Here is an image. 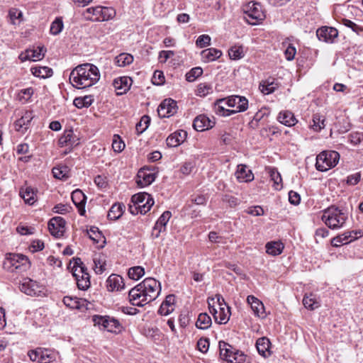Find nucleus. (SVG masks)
Returning <instances> with one entry per match:
<instances>
[{"instance_id": "5", "label": "nucleus", "mask_w": 363, "mask_h": 363, "mask_svg": "<svg viewBox=\"0 0 363 363\" xmlns=\"http://www.w3.org/2000/svg\"><path fill=\"white\" fill-rule=\"evenodd\" d=\"M3 267L9 272L20 274L28 269L29 262L27 257L23 255L9 254L3 263Z\"/></svg>"}, {"instance_id": "49", "label": "nucleus", "mask_w": 363, "mask_h": 363, "mask_svg": "<svg viewBox=\"0 0 363 363\" xmlns=\"http://www.w3.org/2000/svg\"><path fill=\"white\" fill-rule=\"evenodd\" d=\"M313 123L311 128L315 131H320L325 127V118L318 113L313 116Z\"/></svg>"}, {"instance_id": "50", "label": "nucleus", "mask_w": 363, "mask_h": 363, "mask_svg": "<svg viewBox=\"0 0 363 363\" xmlns=\"http://www.w3.org/2000/svg\"><path fill=\"white\" fill-rule=\"evenodd\" d=\"M150 117L147 115L141 117L140 121L135 125V130L138 135H140L145 131V130L150 125Z\"/></svg>"}, {"instance_id": "28", "label": "nucleus", "mask_w": 363, "mask_h": 363, "mask_svg": "<svg viewBox=\"0 0 363 363\" xmlns=\"http://www.w3.org/2000/svg\"><path fill=\"white\" fill-rule=\"evenodd\" d=\"M255 345L258 353L261 356L266 358L272 355V351L270 350L271 342L267 337L258 338Z\"/></svg>"}, {"instance_id": "52", "label": "nucleus", "mask_w": 363, "mask_h": 363, "mask_svg": "<svg viewBox=\"0 0 363 363\" xmlns=\"http://www.w3.org/2000/svg\"><path fill=\"white\" fill-rule=\"evenodd\" d=\"M87 234L91 240H92L94 242L99 243L101 240H103V243L105 242L104 238L102 235V233L99 231V228L94 226H92L87 230Z\"/></svg>"}, {"instance_id": "25", "label": "nucleus", "mask_w": 363, "mask_h": 363, "mask_svg": "<svg viewBox=\"0 0 363 363\" xmlns=\"http://www.w3.org/2000/svg\"><path fill=\"white\" fill-rule=\"evenodd\" d=\"M187 133L185 130H179L169 135L167 140V145L171 147H176L182 144L186 138Z\"/></svg>"}, {"instance_id": "58", "label": "nucleus", "mask_w": 363, "mask_h": 363, "mask_svg": "<svg viewBox=\"0 0 363 363\" xmlns=\"http://www.w3.org/2000/svg\"><path fill=\"white\" fill-rule=\"evenodd\" d=\"M211 38L208 35L203 34L199 36L196 40V45L199 48H203L211 45Z\"/></svg>"}, {"instance_id": "39", "label": "nucleus", "mask_w": 363, "mask_h": 363, "mask_svg": "<svg viewBox=\"0 0 363 363\" xmlns=\"http://www.w3.org/2000/svg\"><path fill=\"white\" fill-rule=\"evenodd\" d=\"M125 209L122 203H114L108 213V218L110 220H116L121 217Z\"/></svg>"}, {"instance_id": "2", "label": "nucleus", "mask_w": 363, "mask_h": 363, "mask_svg": "<svg viewBox=\"0 0 363 363\" xmlns=\"http://www.w3.org/2000/svg\"><path fill=\"white\" fill-rule=\"evenodd\" d=\"M100 79L98 67L90 63L77 66L69 74V82L77 89H85L95 84Z\"/></svg>"}, {"instance_id": "48", "label": "nucleus", "mask_w": 363, "mask_h": 363, "mask_svg": "<svg viewBox=\"0 0 363 363\" xmlns=\"http://www.w3.org/2000/svg\"><path fill=\"white\" fill-rule=\"evenodd\" d=\"M269 174L271 180L274 182V187L277 190H279L282 188V179L280 173L274 168L269 169Z\"/></svg>"}, {"instance_id": "63", "label": "nucleus", "mask_w": 363, "mask_h": 363, "mask_svg": "<svg viewBox=\"0 0 363 363\" xmlns=\"http://www.w3.org/2000/svg\"><path fill=\"white\" fill-rule=\"evenodd\" d=\"M296 53V49L291 44H288L284 51V55L287 60L290 61L294 60Z\"/></svg>"}, {"instance_id": "60", "label": "nucleus", "mask_w": 363, "mask_h": 363, "mask_svg": "<svg viewBox=\"0 0 363 363\" xmlns=\"http://www.w3.org/2000/svg\"><path fill=\"white\" fill-rule=\"evenodd\" d=\"M342 23L344 26L351 28L352 31H354V33H356L358 35L360 34L363 31L362 27L357 25L355 23H354L353 21H352L349 19L342 18Z\"/></svg>"}, {"instance_id": "33", "label": "nucleus", "mask_w": 363, "mask_h": 363, "mask_svg": "<svg viewBox=\"0 0 363 363\" xmlns=\"http://www.w3.org/2000/svg\"><path fill=\"white\" fill-rule=\"evenodd\" d=\"M68 268L71 269L72 276L74 277L76 281H77L78 279H82V274L77 272L79 269H82L87 272V269L83 265L81 259L78 257L72 259V261L70 262Z\"/></svg>"}, {"instance_id": "23", "label": "nucleus", "mask_w": 363, "mask_h": 363, "mask_svg": "<svg viewBox=\"0 0 363 363\" xmlns=\"http://www.w3.org/2000/svg\"><path fill=\"white\" fill-rule=\"evenodd\" d=\"M72 200L74 205L78 208L79 213L81 216L85 214V204L86 197L84 194L80 189H76L72 193Z\"/></svg>"}, {"instance_id": "3", "label": "nucleus", "mask_w": 363, "mask_h": 363, "mask_svg": "<svg viewBox=\"0 0 363 363\" xmlns=\"http://www.w3.org/2000/svg\"><path fill=\"white\" fill-rule=\"evenodd\" d=\"M322 220L330 229L337 230L342 228L347 219V215L334 206L324 210Z\"/></svg>"}, {"instance_id": "11", "label": "nucleus", "mask_w": 363, "mask_h": 363, "mask_svg": "<svg viewBox=\"0 0 363 363\" xmlns=\"http://www.w3.org/2000/svg\"><path fill=\"white\" fill-rule=\"evenodd\" d=\"M28 355L31 361H37L38 363H50L56 359L55 352L44 348H37L35 350H31L28 352Z\"/></svg>"}, {"instance_id": "12", "label": "nucleus", "mask_w": 363, "mask_h": 363, "mask_svg": "<svg viewBox=\"0 0 363 363\" xmlns=\"http://www.w3.org/2000/svg\"><path fill=\"white\" fill-rule=\"evenodd\" d=\"M228 116L233 113L243 112L248 108V100L245 96L232 95L228 96Z\"/></svg>"}, {"instance_id": "4", "label": "nucleus", "mask_w": 363, "mask_h": 363, "mask_svg": "<svg viewBox=\"0 0 363 363\" xmlns=\"http://www.w3.org/2000/svg\"><path fill=\"white\" fill-rule=\"evenodd\" d=\"M133 205L129 206L132 214H145L154 205L155 201L150 194L146 192H140L134 194L131 198Z\"/></svg>"}, {"instance_id": "34", "label": "nucleus", "mask_w": 363, "mask_h": 363, "mask_svg": "<svg viewBox=\"0 0 363 363\" xmlns=\"http://www.w3.org/2000/svg\"><path fill=\"white\" fill-rule=\"evenodd\" d=\"M266 252L272 256L280 255L284 248V244L280 241H272L266 244Z\"/></svg>"}, {"instance_id": "47", "label": "nucleus", "mask_w": 363, "mask_h": 363, "mask_svg": "<svg viewBox=\"0 0 363 363\" xmlns=\"http://www.w3.org/2000/svg\"><path fill=\"white\" fill-rule=\"evenodd\" d=\"M303 304L306 308L314 310L320 307V303L316 300L315 296L311 294L306 295L303 298Z\"/></svg>"}, {"instance_id": "62", "label": "nucleus", "mask_w": 363, "mask_h": 363, "mask_svg": "<svg viewBox=\"0 0 363 363\" xmlns=\"http://www.w3.org/2000/svg\"><path fill=\"white\" fill-rule=\"evenodd\" d=\"M197 348L202 353L207 352L209 348L208 339L204 337L200 338L197 342Z\"/></svg>"}, {"instance_id": "20", "label": "nucleus", "mask_w": 363, "mask_h": 363, "mask_svg": "<svg viewBox=\"0 0 363 363\" xmlns=\"http://www.w3.org/2000/svg\"><path fill=\"white\" fill-rule=\"evenodd\" d=\"M45 52L43 47H38L36 49H28L19 55L21 62L26 60L38 61L44 57Z\"/></svg>"}, {"instance_id": "31", "label": "nucleus", "mask_w": 363, "mask_h": 363, "mask_svg": "<svg viewBox=\"0 0 363 363\" xmlns=\"http://www.w3.org/2000/svg\"><path fill=\"white\" fill-rule=\"evenodd\" d=\"M277 120L286 126H293L298 121L294 116V114L289 111H282L279 113Z\"/></svg>"}, {"instance_id": "19", "label": "nucleus", "mask_w": 363, "mask_h": 363, "mask_svg": "<svg viewBox=\"0 0 363 363\" xmlns=\"http://www.w3.org/2000/svg\"><path fill=\"white\" fill-rule=\"evenodd\" d=\"M79 140L72 129L65 130L63 135L59 138L58 144L60 147L69 146L70 151L73 147L79 145Z\"/></svg>"}, {"instance_id": "6", "label": "nucleus", "mask_w": 363, "mask_h": 363, "mask_svg": "<svg viewBox=\"0 0 363 363\" xmlns=\"http://www.w3.org/2000/svg\"><path fill=\"white\" fill-rule=\"evenodd\" d=\"M116 16V11L111 7H89L83 12L84 18L91 21H105L112 19Z\"/></svg>"}, {"instance_id": "15", "label": "nucleus", "mask_w": 363, "mask_h": 363, "mask_svg": "<svg viewBox=\"0 0 363 363\" xmlns=\"http://www.w3.org/2000/svg\"><path fill=\"white\" fill-rule=\"evenodd\" d=\"M20 290L28 296L38 295L42 292V286L30 278H24L20 284Z\"/></svg>"}, {"instance_id": "9", "label": "nucleus", "mask_w": 363, "mask_h": 363, "mask_svg": "<svg viewBox=\"0 0 363 363\" xmlns=\"http://www.w3.org/2000/svg\"><path fill=\"white\" fill-rule=\"evenodd\" d=\"M245 19L251 25H257L264 20L265 15L259 3L250 1L243 6Z\"/></svg>"}, {"instance_id": "40", "label": "nucleus", "mask_w": 363, "mask_h": 363, "mask_svg": "<svg viewBox=\"0 0 363 363\" xmlns=\"http://www.w3.org/2000/svg\"><path fill=\"white\" fill-rule=\"evenodd\" d=\"M30 71L35 77L40 78L49 77L53 74L52 69L48 67H33Z\"/></svg>"}, {"instance_id": "38", "label": "nucleus", "mask_w": 363, "mask_h": 363, "mask_svg": "<svg viewBox=\"0 0 363 363\" xmlns=\"http://www.w3.org/2000/svg\"><path fill=\"white\" fill-rule=\"evenodd\" d=\"M201 55L203 60L209 62L218 59L222 55V52L218 49L211 48L201 51Z\"/></svg>"}, {"instance_id": "7", "label": "nucleus", "mask_w": 363, "mask_h": 363, "mask_svg": "<svg viewBox=\"0 0 363 363\" xmlns=\"http://www.w3.org/2000/svg\"><path fill=\"white\" fill-rule=\"evenodd\" d=\"M340 160V154L333 150L321 152L316 157L315 167L318 171L325 172L335 167Z\"/></svg>"}, {"instance_id": "16", "label": "nucleus", "mask_w": 363, "mask_h": 363, "mask_svg": "<svg viewBox=\"0 0 363 363\" xmlns=\"http://www.w3.org/2000/svg\"><path fill=\"white\" fill-rule=\"evenodd\" d=\"M155 172H150V169L144 167L137 174L136 183L140 187H145L151 184L155 180Z\"/></svg>"}, {"instance_id": "26", "label": "nucleus", "mask_w": 363, "mask_h": 363, "mask_svg": "<svg viewBox=\"0 0 363 363\" xmlns=\"http://www.w3.org/2000/svg\"><path fill=\"white\" fill-rule=\"evenodd\" d=\"M106 287L108 291H121L124 289L125 284L122 277L117 274H111L106 280Z\"/></svg>"}, {"instance_id": "53", "label": "nucleus", "mask_w": 363, "mask_h": 363, "mask_svg": "<svg viewBox=\"0 0 363 363\" xmlns=\"http://www.w3.org/2000/svg\"><path fill=\"white\" fill-rule=\"evenodd\" d=\"M225 105H227V100L225 98L218 99L215 102V111L216 114L225 116L227 112V109L225 107Z\"/></svg>"}, {"instance_id": "18", "label": "nucleus", "mask_w": 363, "mask_h": 363, "mask_svg": "<svg viewBox=\"0 0 363 363\" xmlns=\"http://www.w3.org/2000/svg\"><path fill=\"white\" fill-rule=\"evenodd\" d=\"M357 234H359V237L362 236L360 232L357 231H352V232H346L343 234L339 235L335 238H333L330 240V243L333 247H340L342 245H345L350 243L352 240H354L357 238Z\"/></svg>"}, {"instance_id": "37", "label": "nucleus", "mask_w": 363, "mask_h": 363, "mask_svg": "<svg viewBox=\"0 0 363 363\" xmlns=\"http://www.w3.org/2000/svg\"><path fill=\"white\" fill-rule=\"evenodd\" d=\"M33 118V111H26L21 118L15 122V127L16 130L19 131L21 128H24L25 130L28 128V125Z\"/></svg>"}, {"instance_id": "42", "label": "nucleus", "mask_w": 363, "mask_h": 363, "mask_svg": "<svg viewBox=\"0 0 363 363\" xmlns=\"http://www.w3.org/2000/svg\"><path fill=\"white\" fill-rule=\"evenodd\" d=\"M277 88V84L275 83L274 79H267L263 81L259 84V89L264 94H269L273 93Z\"/></svg>"}, {"instance_id": "64", "label": "nucleus", "mask_w": 363, "mask_h": 363, "mask_svg": "<svg viewBox=\"0 0 363 363\" xmlns=\"http://www.w3.org/2000/svg\"><path fill=\"white\" fill-rule=\"evenodd\" d=\"M94 271L96 274H101L105 271V262L101 259H94Z\"/></svg>"}, {"instance_id": "27", "label": "nucleus", "mask_w": 363, "mask_h": 363, "mask_svg": "<svg viewBox=\"0 0 363 363\" xmlns=\"http://www.w3.org/2000/svg\"><path fill=\"white\" fill-rule=\"evenodd\" d=\"M131 83V78L128 77H121L115 79L113 85L117 91V94L122 95L129 90Z\"/></svg>"}, {"instance_id": "10", "label": "nucleus", "mask_w": 363, "mask_h": 363, "mask_svg": "<svg viewBox=\"0 0 363 363\" xmlns=\"http://www.w3.org/2000/svg\"><path fill=\"white\" fill-rule=\"evenodd\" d=\"M92 319L95 325L101 326L108 332L118 334L123 330L121 323L113 317L108 315H94Z\"/></svg>"}, {"instance_id": "29", "label": "nucleus", "mask_w": 363, "mask_h": 363, "mask_svg": "<svg viewBox=\"0 0 363 363\" xmlns=\"http://www.w3.org/2000/svg\"><path fill=\"white\" fill-rule=\"evenodd\" d=\"M175 296L172 294L166 296L165 300L159 308V313L162 315H167L174 310V303Z\"/></svg>"}, {"instance_id": "21", "label": "nucleus", "mask_w": 363, "mask_h": 363, "mask_svg": "<svg viewBox=\"0 0 363 363\" xmlns=\"http://www.w3.org/2000/svg\"><path fill=\"white\" fill-rule=\"evenodd\" d=\"M172 216V213L169 211H164L158 218L152 230V235L155 238H158L160 233L165 230L166 225Z\"/></svg>"}, {"instance_id": "14", "label": "nucleus", "mask_w": 363, "mask_h": 363, "mask_svg": "<svg viewBox=\"0 0 363 363\" xmlns=\"http://www.w3.org/2000/svg\"><path fill=\"white\" fill-rule=\"evenodd\" d=\"M66 221L60 216L51 218L48 222V229L52 235L55 238L63 236L65 232Z\"/></svg>"}, {"instance_id": "17", "label": "nucleus", "mask_w": 363, "mask_h": 363, "mask_svg": "<svg viewBox=\"0 0 363 363\" xmlns=\"http://www.w3.org/2000/svg\"><path fill=\"white\" fill-rule=\"evenodd\" d=\"M316 35L319 40L331 43L337 37L338 31L334 28L323 26L317 30Z\"/></svg>"}, {"instance_id": "24", "label": "nucleus", "mask_w": 363, "mask_h": 363, "mask_svg": "<svg viewBox=\"0 0 363 363\" xmlns=\"http://www.w3.org/2000/svg\"><path fill=\"white\" fill-rule=\"evenodd\" d=\"M215 123L205 115H199L194 121L193 126L197 131H204L213 128Z\"/></svg>"}, {"instance_id": "8", "label": "nucleus", "mask_w": 363, "mask_h": 363, "mask_svg": "<svg viewBox=\"0 0 363 363\" xmlns=\"http://www.w3.org/2000/svg\"><path fill=\"white\" fill-rule=\"evenodd\" d=\"M209 311L213 315L214 320L219 324H225V307L227 306L223 296L218 294L215 298H208V300Z\"/></svg>"}, {"instance_id": "35", "label": "nucleus", "mask_w": 363, "mask_h": 363, "mask_svg": "<svg viewBox=\"0 0 363 363\" xmlns=\"http://www.w3.org/2000/svg\"><path fill=\"white\" fill-rule=\"evenodd\" d=\"M20 195L24 201L29 205H33L37 200L35 192L30 186H26L25 189L21 188Z\"/></svg>"}, {"instance_id": "51", "label": "nucleus", "mask_w": 363, "mask_h": 363, "mask_svg": "<svg viewBox=\"0 0 363 363\" xmlns=\"http://www.w3.org/2000/svg\"><path fill=\"white\" fill-rule=\"evenodd\" d=\"M52 172L56 179L66 180L69 178V172L66 166L53 167Z\"/></svg>"}, {"instance_id": "56", "label": "nucleus", "mask_w": 363, "mask_h": 363, "mask_svg": "<svg viewBox=\"0 0 363 363\" xmlns=\"http://www.w3.org/2000/svg\"><path fill=\"white\" fill-rule=\"evenodd\" d=\"M64 27L62 20L57 18L50 26V32L52 35H56L61 33Z\"/></svg>"}, {"instance_id": "46", "label": "nucleus", "mask_w": 363, "mask_h": 363, "mask_svg": "<svg viewBox=\"0 0 363 363\" xmlns=\"http://www.w3.org/2000/svg\"><path fill=\"white\" fill-rule=\"evenodd\" d=\"M133 62V57L128 53H121L115 58V63L118 67H125Z\"/></svg>"}, {"instance_id": "55", "label": "nucleus", "mask_w": 363, "mask_h": 363, "mask_svg": "<svg viewBox=\"0 0 363 363\" xmlns=\"http://www.w3.org/2000/svg\"><path fill=\"white\" fill-rule=\"evenodd\" d=\"M212 91V86L207 83H201L196 90V95L201 97L207 96Z\"/></svg>"}, {"instance_id": "45", "label": "nucleus", "mask_w": 363, "mask_h": 363, "mask_svg": "<svg viewBox=\"0 0 363 363\" xmlns=\"http://www.w3.org/2000/svg\"><path fill=\"white\" fill-rule=\"evenodd\" d=\"M9 16L13 25L18 26L23 21V13L18 9L11 8L9 11Z\"/></svg>"}, {"instance_id": "13", "label": "nucleus", "mask_w": 363, "mask_h": 363, "mask_svg": "<svg viewBox=\"0 0 363 363\" xmlns=\"http://www.w3.org/2000/svg\"><path fill=\"white\" fill-rule=\"evenodd\" d=\"M177 102L172 99H164L158 106L157 113L160 118H169L177 112Z\"/></svg>"}, {"instance_id": "59", "label": "nucleus", "mask_w": 363, "mask_h": 363, "mask_svg": "<svg viewBox=\"0 0 363 363\" xmlns=\"http://www.w3.org/2000/svg\"><path fill=\"white\" fill-rule=\"evenodd\" d=\"M125 147V143L118 135H114L112 148L116 152H121Z\"/></svg>"}, {"instance_id": "44", "label": "nucleus", "mask_w": 363, "mask_h": 363, "mask_svg": "<svg viewBox=\"0 0 363 363\" xmlns=\"http://www.w3.org/2000/svg\"><path fill=\"white\" fill-rule=\"evenodd\" d=\"M211 317L207 313H203L199 314L196 326L199 329L206 330L211 326Z\"/></svg>"}, {"instance_id": "32", "label": "nucleus", "mask_w": 363, "mask_h": 363, "mask_svg": "<svg viewBox=\"0 0 363 363\" xmlns=\"http://www.w3.org/2000/svg\"><path fill=\"white\" fill-rule=\"evenodd\" d=\"M247 301L250 305L255 315L259 317L264 314V305L258 298L252 295H250L247 298Z\"/></svg>"}, {"instance_id": "57", "label": "nucleus", "mask_w": 363, "mask_h": 363, "mask_svg": "<svg viewBox=\"0 0 363 363\" xmlns=\"http://www.w3.org/2000/svg\"><path fill=\"white\" fill-rule=\"evenodd\" d=\"M203 74V69L200 67H196L192 68L186 74V79L188 82H194L196 79L200 77Z\"/></svg>"}, {"instance_id": "43", "label": "nucleus", "mask_w": 363, "mask_h": 363, "mask_svg": "<svg viewBox=\"0 0 363 363\" xmlns=\"http://www.w3.org/2000/svg\"><path fill=\"white\" fill-rule=\"evenodd\" d=\"M244 55V48L241 45H235L228 50V57L232 60H240L242 58Z\"/></svg>"}, {"instance_id": "22", "label": "nucleus", "mask_w": 363, "mask_h": 363, "mask_svg": "<svg viewBox=\"0 0 363 363\" xmlns=\"http://www.w3.org/2000/svg\"><path fill=\"white\" fill-rule=\"evenodd\" d=\"M235 177L239 182H250L254 179L252 172L245 164H239L235 172Z\"/></svg>"}, {"instance_id": "30", "label": "nucleus", "mask_w": 363, "mask_h": 363, "mask_svg": "<svg viewBox=\"0 0 363 363\" xmlns=\"http://www.w3.org/2000/svg\"><path fill=\"white\" fill-rule=\"evenodd\" d=\"M228 363H250V360L243 352L228 348Z\"/></svg>"}, {"instance_id": "36", "label": "nucleus", "mask_w": 363, "mask_h": 363, "mask_svg": "<svg viewBox=\"0 0 363 363\" xmlns=\"http://www.w3.org/2000/svg\"><path fill=\"white\" fill-rule=\"evenodd\" d=\"M77 272L82 274V279L76 281L78 289L83 291L87 290L91 285L90 275L82 269H79Z\"/></svg>"}, {"instance_id": "1", "label": "nucleus", "mask_w": 363, "mask_h": 363, "mask_svg": "<svg viewBox=\"0 0 363 363\" xmlns=\"http://www.w3.org/2000/svg\"><path fill=\"white\" fill-rule=\"evenodd\" d=\"M161 291L160 283L149 277L145 279L129 291L130 301L133 306H143L154 301Z\"/></svg>"}, {"instance_id": "41", "label": "nucleus", "mask_w": 363, "mask_h": 363, "mask_svg": "<svg viewBox=\"0 0 363 363\" xmlns=\"http://www.w3.org/2000/svg\"><path fill=\"white\" fill-rule=\"evenodd\" d=\"M94 101L92 95H86L83 97L75 98L73 104L78 108H88L93 104Z\"/></svg>"}, {"instance_id": "54", "label": "nucleus", "mask_w": 363, "mask_h": 363, "mask_svg": "<svg viewBox=\"0 0 363 363\" xmlns=\"http://www.w3.org/2000/svg\"><path fill=\"white\" fill-rule=\"evenodd\" d=\"M145 274V270L142 267L137 266L129 269L128 277L133 280H138L142 277Z\"/></svg>"}, {"instance_id": "61", "label": "nucleus", "mask_w": 363, "mask_h": 363, "mask_svg": "<svg viewBox=\"0 0 363 363\" xmlns=\"http://www.w3.org/2000/svg\"><path fill=\"white\" fill-rule=\"evenodd\" d=\"M152 82L155 85H162L164 83V76L162 71H155L152 77Z\"/></svg>"}]
</instances>
